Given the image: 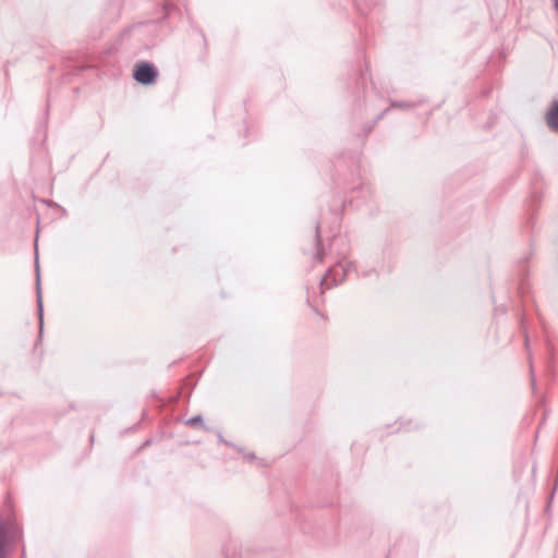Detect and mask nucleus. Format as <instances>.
<instances>
[{"label":"nucleus","mask_w":558,"mask_h":558,"mask_svg":"<svg viewBox=\"0 0 558 558\" xmlns=\"http://www.w3.org/2000/svg\"><path fill=\"white\" fill-rule=\"evenodd\" d=\"M133 75L140 84L149 85L155 81L157 73L151 64L144 62L136 66Z\"/></svg>","instance_id":"f257e3e1"},{"label":"nucleus","mask_w":558,"mask_h":558,"mask_svg":"<svg viewBox=\"0 0 558 558\" xmlns=\"http://www.w3.org/2000/svg\"><path fill=\"white\" fill-rule=\"evenodd\" d=\"M11 529V523L0 521V558H5L8 533Z\"/></svg>","instance_id":"f03ea898"},{"label":"nucleus","mask_w":558,"mask_h":558,"mask_svg":"<svg viewBox=\"0 0 558 558\" xmlns=\"http://www.w3.org/2000/svg\"><path fill=\"white\" fill-rule=\"evenodd\" d=\"M546 121L553 131L558 132V101H555L551 108L547 111Z\"/></svg>","instance_id":"7ed1b4c3"},{"label":"nucleus","mask_w":558,"mask_h":558,"mask_svg":"<svg viewBox=\"0 0 558 558\" xmlns=\"http://www.w3.org/2000/svg\"><path fill=\"white\" fill-rule=\"evenodd\" d=\"M37 301H38V307H39V318L40 322H43V303H41V291L39 286V272H37Z\"/></svg>","instance_id":"20e7f679"},{"label":"nucleus","mask_w":558,"mask_h":558,"mask_svg":"<svg viewBox=\"0 0 558 558\" xmlns=\"http://www.w3.org/2000/svg\"><path fill=\"white\" fill-rule=\"evenodd\" d=\"M201 422H202V417L201 416H195V417L190 418L186 423L187 424H197V423H201Z\"/></svg>","instance_id":"39448f33"},{"label":"nucleus","mask_w":558,"mask_h":558,"mask_svg":"<svg viewBox=\"0 0 558 558\" xmlns=\"http://www.w3.org/2000/svg\"><path fill=\"white\" fill-rule=\"evenodd\" d=\"M554 2H555L556 9L558 10V0H554Z\"/></svg>","instance_id":"423d86ee"}]
</instances>
